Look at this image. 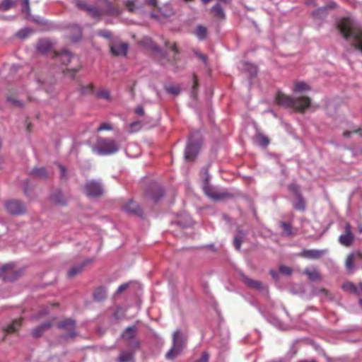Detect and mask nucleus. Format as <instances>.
<instances>
[{
	"mask_svg": "<svg viewBox=\"0 0 362 362\" xmlns=\"http://www.w3.org/2000/svg\"><path fill=\"white\" fill-rule=\"evenodd\" d=\"M182 351L180 349H177L175 346H172L171 349L166 353L165 358L167 360H173Z\"/></svg>",
	"mask_w": 362,
	"mask_h": 362,
	"instance_id": "obj_32",
	"label": "nucleus"
},
{
	"mask_svg": "<svg viewBox=\"0 0 362 362\" xmlns=\"http://www.w3.org/2000/svg\"><path fill=\"white\" fill-rule=\"evenodd\" d=\"M112 129L111 124L107 123H102L98 128V132H102L104 130L110 131Z\"/></svg>",
	"mask_w": 362,
	"mask_h": 362,
	"instance_id": "obj_55",
	"label": "nucleus"
},
{
	"mask_svg": "<svg viewBox=\"0 0 362 362\" xmlns=\"http://www.w3.org/2000/svg\"><path fill=\"white\" fill-rule=\"evenodd\" d=\"M95 96L98 98H103L107 101H110L112 100V97L110 93L107 89H100L95 93Z\"/></svg>",
	"mask_w": 362,
	"mask_h": 362,
	"instance_id": "obj_31",
	"label": "nucleus"
},
{
	"mask_svg": "<svg viewBox=\"0 0 362 362\" xmlns=\"http://www.w3.org/2000/svg\"><path fill=\"white\" fill-rule=\"evenodd\" d=\"M296 197V199L293 203V206L294 209L298 211H305V208H306V203H305V201L304 198L303 197V196L299 195L298 197Z\"/></svg>",
	"mask_w": 362,
	"mask_h": 362,
	"instance_id": "obj_21",
	"label": "nucleus"
},
{
	"mask_svg": "<svg viewBox=\"0 0 362 362\" xmlns=\"http://www.w3.org/2000/svg\"><path fill=\"white\" fill-rule=\"evenodd\" d=\"M84 190L89 197H98L103 194V187L101 183L95 180H88L84 185Z\"/></svg>",
	"mask_w": 362,
	"mask_h": 362,
	"instance_id": "obj_7",
	"label": "nucleus"
},
{
	"mask_svg": "<svg viewBox=\"0 0 362 362\" xmlns=\"http://www.w3.org/2000/svg\"><path fill=\"white\" fill-rule=\"evenodd\" d=\"M204 194L214 201H220L225 199L231 198L232 194L227 192H218L212 186H211L206 179L204 185L203 187Z\"/></svg>",
	"mask_w": 362,
	"mask_h": 362,
	"instance_id": "obj_4",
	"label": "nucleus"
},
{
	"mask_svg": "<svg viewBox=\"0 0 362 362\" xmlns=\"http://www.w3.org/2000/svg\"><path fill=\"white\" fill-rule=\"evenodd\" d=\"M93 297L95 301L100 302L105 300L107 297V288L103 286L98 287L95 290L93 294Z\"/></svg>",
	"mask_w": 362,
	"mask_h": 362,
	"instance_id": "obj_19",
	"label": "nucleus"
},
{
	"mask_svg": "<svg viewBox=\"0 0 362 362\" xmlns=\"http://www.w3.org/2000/svg\"><path fill=\"white\" fill-rule=\"evenodd\" d=\"M128 45L125 42H113L110 45V52L115 56H126Z\"/></svg>",
	"mask_w": 362,
	"mask_h": 362,
	"instance_id": "obj_14",
	"label": "nucleus"
},
{
	"mask_svg": "<svg viewBox=\"0 0 362 362\" xmlns=\"http://www.w3.org/2000/svg\"><path fill=\"white\" fill-rule=\"evenodd\" d=\"M163 192L160 187H156L153 193L150 195V199L155 203L158 202V200L163 197Z\"/></svg>",
	"mask_w": 362,
	"mask_h": 362,
	"instance_id": "obj_35",
	"label": "nucleus"
},
{
	"mask_svg": "<svg viewBox=\"0 0 362 362\" xmlns=\"http://www.w3.org/2000/svg\"><path fill=\"white\" fill-rule=\"evenodd\" d=\"M346 268L351 270L354 268V255L350 254L346 259Z\"/></svg>",
	"mask_w": 362,
	"mask_h": 362,
	"instance_id": "obj_45",
	"label": "nucleus"
},
{
	"mask_svg": "<svg viewBox=\"0 0 362 362\" xmlns=\"http://www.w3.org/2000/svg\"><path fill=\"white\" fill-rule=\"evenodd\" d=\"M304 273L308 276L309 279L313 281H317L320 278V273L315 269H313V270L306 269Z\"/></svg>",
	"mask_w": 362,
	"mask_h": 362,
	"instance_id": "obj_34",
	"label": "nucleus"
},
{
	"mask_svg": "<svg viewBox=\"0 0 362 362\" xmlns=\"http://www.w3.org/2000/svg\"><path fill=\"white\" fill-rule=\"evenodd\" d=\"M246 233L242 230H238V235L235 236L233 240V245L236 250H240L242 242L245 236Z\"/></svg>",
	"mask_w": 362,
	"mask_h": 362,
	"instance_id": "obj_28",
	"label": "nucleus"
},
{
	"mask_svg": "<svg viewBox=\"0 0 362 362\" xmlns=\"http://www.w3.org/2000/svg\"><path fill=\"white\" fill-rule=\"evenodd\" d=\"M187 337L180 330H176L173 334V346L181 351L185 348L187 344Z\"/></svg>",
	"mask_w": 362,
	"mask_h": 362,
	"instance_id": "obj_13",
	"label": "nucleus"
},
{
	"mask_svg": "<svg viewBox=\"0 0 362 362\" xmlns=\"http://www.w3.org/2000/svg\"><path fill=\"white\" fill-rule=\"evenodd\" d=\"M79 92L82 95H91L95 93V86L93 83H90L87 85H80Z\"/></svg>",
	"mask_w": 362,
	"mask_h": 362,
	"instance_id": "obj_24",
	"label": "nucleus"
},
{
	"mask_svg": "<svg viewBox=\"0 0 362 362\" xmlns=\"http://www.w3.org/2000/svg\"><path fill=\"white\" fill-rule=\"evenodd\" d=\"M240 276L243 282L249 288H253L262 293H267V286L260 281L254 280L249 278L243 272L240 273Z\"/></svg>",
	"mask_w": 362,
	"mask_h": 362,
	"instance_id": "obj_10",
	"label": "nucleus"
},
{
	"mask_svg": "<svg viewBox=\"0 0 362 362\" xmlns=\"http://www.w3.org/2000/svg\"><path fill=\"white\" fill-rule=\"evenodd\" d=\"M344 232L339 237V243L345 247H349L354 240V235L351 231V228H345Z\"/></svg>",
	"mask_w": 362,
	"mask_h": 362,
	"instance_id": "obj_15",
	"label": "nucleus"
},
{
	"mask_svg": "<svg viewBox=\"0 0 362 362\" xmlns=\"http://www.w3.org/2000/svg\"><path fill=\"white\" fill-rule=\"evenodd\" d=\"M141 124L139 121H135L130 124L131 132H135L141 129Z\"/></svg>",
	"mask_w": 362,
	"mask_h": 362,
	"instance_id": "obj_49",
	"label": "nucleus"
},
{
	"mask_svg": "<svg viewBox=\"0 0 362 362\" xmlns=\"http://www.w3.org/2000/svg\"><path fill=\"white\" fill-rule=\"evenodd\" d=\"M279 272L286 275H290L291 274V269L285 265H281L279 267Z\"/></svg>",
	"mask_w": 362,
	"mask_h": 362,
	"instance_id": "obj_57",
	"label": "nucleus"
},
{
	"mask_svg": "<svg viewBox=\"0 0 362 362\" xmlns=\"http://www.w3.org/2000/svg\"><path fill=\"white\" fill-rule=\"evenodd\" d=\"M337 28L345 40L352 37L355 42L352 45L362 52V28L349 18H341L337 23Z\"/></svg>",
	"mask_w": 362,
	"mask_h": 362,
	"instance_id": "obj_1",
	"label": "nucleus"
},
{
	"mask_svg": "<svg viewBox=\"0 0 362 362\" xmlns=\"http://www.w3.org/2000/svg\"><path fill=\"white\" fill-rule=\"evenodd\" d=\"M342 288L344 291H349L351 293L358 294V290L357 287L353 283H351L350 281L344 283L342 285Z\"/></svg>",
	"mask_w": 362,
	"mask_h": 362,
	"instance_id": "obj_39",
	"label": "nucleus"
},
{
	"mask_svg": "<svg viewBox=\"0 0 362 362\" xmlns=\"http://www.w3.org/2000/svg\"><path fill=\"white\" fill-rule=\"evenodd\" d=\"M39 326L45 332L52 327V322L51 321H47L40 324Z\"/></svg>",
	"mask_w": 362,
	"mask_h": 362,
	"instance_id": "obj_58",
	"label": "nucleus"
},
{
	"mask_svg": "<svg viewBox=\"0 0 362 362\" xmlns=\"http://www.w3.org/2000/svg\"><path fill=\"white\" fill-rule=\"evenodd\" d=\"M71 29L73 32V35H71L70 36L71 39L73 41H77L81 37V35H82L81 28L77 25H72L71 26Z\"/></svg>",
	"mask_w": 362,
	"mask_h": 362,
	"instance_id": "obj_30",
	"label": "nucleus"
},
{
	"mask_svg": "<svg viewBox=\"0 0 362 362\" xmlns=\"http://www.w3.org/2000/svg\"><path fill=\"white\" fill-rule=\"evenodd\" d=\"M22 318L14 320L9 325H8L5 329V332L7 333H13L17 329L21 327L22 323Z\"/></svg>",
	"mask_w": 362,
	"mask_h": 362,
	"instance_id": "obj_26",
	"label": "nucleus"
},
{
	"mask_svg": "<svg viewBox=\"0 0 362 362\" xmlns=\"http://www.w3.org/2000/svg\"><path fill=\"white\" fill-rule=\"evenodd\" d=\"M44 332L45 331L38 325L32 330V335L34 338H39Z\"/></svg>",
	"mask_w": 362,
	"mask_h": 362,
	"instance_id": "obj_44",
	"label": "nucleus"
},
{
	"mask_svg": "<svg viewBox=\"0 0 362 362\" xmlns=\"http://www.w3.org/2000/svg\"><path fill=\"white\" fill-rule=\"evenodd\" d=\"M93 258H87L84 259L81 263L74 265L71 267L67 272V276L69 279L74 278L76 275L82 272L85 267L93 262Z\"/></svg>",
	"mask_w": 362,
	"mask_h": 362,
	"instance_id": "obj_12",
	"label": "nucleus"
},
{
	"mask_svg": "<svg viewBox=\"0 0 362 362\" xmlns=\"http://www.w3.org/2000/svg\"><path fill=\"white\" fill-rule=\"evenodd\" d=\"M209 355L206 351L202 353L201 357L194 362H209Z\"/></svg>",
	"mask_w": 362,
	"mask_h": 362,
	"instance_id": "obj_52",
	"label": "nucleus"
},
{
	"mask_svg": "<svg viewBox=\"0 0 362 362\" xmlns=\"http://www.w3.org/2000/svg\"><path fill=\"white\" fill-rule=\"evenodd\" d=\"M32 30L29 28H24L19 30L17 33V36L21 39L26 37L30 33H31Z\"/></svg>",
	"mask_w": 362,
	"mask_h": 362,
	"instance_id": "obj_47",
	"label": "nucleus"
},
{
	"mask_svg": "<svg viewBox=\"0 0 362 362\" xmlns=\"http://www.w3.org/2000/svg\"><path fill=\"white\" fill-rule=\"evenodd\" d=\"M207 34V30L206 27L203 25H199L197 27L195 30L196 36L201 40L206 38Z\"/></svg>",
	"mask_w": 362,
	"mask_h": 362,
	"instance_id": "obj_38",
	"label": "nucleus"
},
{
	"mask_svg": "<svg viewBox=\"0 0 362 362\" xmlns=\"http://www.w3.org/2000/svg\"><path fill=\"white\" fill-rule=\"evenodd\" d=\"M137 0H127L125 3V6L127 7V8L131 11V12H133L136 10V8H137L136 6V1Z\"/></svg>",
	"mask_w": 362,
	"mask_h": 362,
	"instance_id": "obj_46",
	"label": "nucleus"
},
{
	"mask_svg": "<svg viewBox=\"0 0 362 362\" xmlns=\"http://www.w3.org/2000/svg\"><path fill=\"white\" fill-rule=\"evenodd\" d=\"M122 209L131 216H136L141 219L146 218V214L144 212L141 206L132 199L129 200L127 203L123 204Z\"/></svg>",
	"mask_w": 362,
	"mask_h": 362,
	"instance_id": "obj_8",
	"label": "nucleus"
},
{
	"mask_svg": "<svg viewBox=\"0 0 362 362\" xmlns=\"http://www.w3.org/2000/svg\"><path fill=\"white\" fill-rule=\"evenodd\" d=\"M30 174L34 177H37V178H40V179H45L48 177V173L46 170V168L42 167V168H34Z\"/></svg>",
	"mask_w": 362,
	"mask_h": 362,
	"instance_id": "obj_25",
	"label": "nucleus"
},
{
	"mask_svg": "<svg viewBox=\"0 0 362 362\" xmlns=\"http://www.w3.org/2000/svg\"><path fill=\"white\" fill-rule=\"evenodd\" d=\"M126 344L129 348V350L134 351L135 353L141 348L140 341L136 337L132 339L126 341Z\"/></svg>",
	"mask_w": 362,
	"mask_h": 362,
	"instance_id": "obj_27",
	"label": "nucleus"
},
{
	"mask_svg": "<svg viewBox=\"0 0 362 362\" xmlns=\"http://www.w3.org/2000/svg\"><path fill=\"white\" fill-rule=\"evenodd\" d=\"M293 228H284V230L282 232V234L284 235H290L292 234V229Z\"/></svg>",
	"mask_w": 362,
	"mask_h": 362,
	"instance_id": "obj_60",
	"label": "nucleus"
},
{
	"mask_svg": "<svg viewBox=\"0 0 362 362\" xmlns=\"http://www.w3.org/2000/svg\"><path fill=\"white\" fill-rule=\"evenodd\" d=\"M76 322L74 320L71 318H66L62 320L57 325V328L60 329H63L67 332V334L63 336V338L65 340H67L69 338H74L77 335V332H76Z\"/></svg>",
	"mask_w": 362,
	"mask_h": 362,
	"instance_id": "obj_6",
	"label": "nucleus"
},
{
	"mask_svg": "<svg viewBox=\"0 0 362 362\" xmlns=\"http://www.w3.org/2000/svg\"><path fill=\"white\" fill-rule=\"evenodd\" d=\"M124 314L125 312L124 309L122 307L118 306L112 313V317L116 320H119L124 317Z\"/></svg>",
	"mask_w": 362,
	"mask_h": 362,
	"instance_id": "obj_40",
	"label": "nucleus"
},
{
	"mask_svg": "<svg viewBox=\"0 0 362 362\" xmlns=\"http://www.w3.org/2000/svg\"><path fill=\"white\" fill-rule=\"evenodd\" d=\"M211 11L214 13L215 17L221 19L225 18L223 9L222 8L220 4H217L214 5L212 7Z\"/></svg>",
	"mask_w": 362,
	"mask_h": 362,
	"instance_id": "obj_33",
	"label": "nucleus"
},
{
	"mask_svg": "<svg viewBox=\"0 0 362 362\" xmlns=\"http://www.w3.org/2000/svg\"><path fill=\"white\" fill-rule=\"evenodd\" d=\"M198 86H199V83H198V78H197V76L194 74H193V85H192V96L193 98H196L197 97V88H198Z\"/></svg>",
	"mask_w": 362,
	"mask_h": 362,
	"instance_id": "obj_42",
	"label": "nucleus"
},
{
	"mask_svg": "<svg viewBox=\"0 0 362 362\" xmlns=\"http://www.w3.org/2000/svg\"><path fill=\"white\" fill-rule=\"evenodd\" d=\"M7 100L8 102H10L11 103H12L16 107H21L23 106V103L20 100L16 99L15 98H13L11 95H9V96L7 97Z\"/></svg>",
	"mask_w": 362,
	"mask_h": 362,
	"instance_id": "obj_50",
	"label": "nucleus"
},
{
	"mask_svg": "<svg viewBox=\"0 0 362 362\" xmlns=\"http://www.w3.org/2000/svg\"><path fill=\"white\" fill-rule=\"evenodd\" d=\"M196 55L200 59H202L204 63L206 62L207 61V57L206 55L204 54H202V53H198V52H195Z\"/></svg>",
	"mask_w": 362,
	"mask_h": 362,
	"instance_id": "obj_62",
	"label": "nucleus"
},
{
	"mask_svg": "<svg viewBox=\"0 0 362 362\" xmlns=\"http://www.w3.org/2000/svg\"><path fill=\"white\" fill-rule=\"evenodd\" d=\"M98 35L105 37V38H110L111 33L107 30H100L97 32Z\"/></svg>",
	"mask_w": 362,
	"mask_h": 362,
	"instance_id": "obj_53",
	"label": "nucleus"
},
{
	"mask_svg": "<svg viewBox=\"0 0 362 362\" xmlns=\"http://www.w3.org/2000/svg\"><path fill=\"white\" fill-rule=\"evenodd\" d=\"M192 136L190 135L189 142L185 151V158L187 161H193L197 157L199 150V144L198 142H192Z\"/></svg>",
	"mask_w": 362,
	"mask_h": 362,
	"instance_id": "obj_11",
	"label": "nucleus"
},
{
	"mask_svg": "<svg viewBox=\"0 0 362 362\" xmlns=\"http://www.w3.org/2000/svg\"><path fill=\"white\" fill-rule=\"evenodd\" d=\"M164 45L166 47L169 48L172 51L174 52L175 54H178L180 53V51L177 47L176 42H173L171 45L170 44V42L167 40L164 41Z\"/></svg>",
	"mask_w": 362,
	"mask_h": 362,
	"instance_id": "obj_43",
	"label": "nucleus"
},
{
	"mask_svg": "<svg viewBox=\"0 0 362 362\" xmlns=\"http://www.w3.org/2000/svg\"><path fill=\"white\" fill-rule=\"evenodd\" d=\"M135 112L138 115H144V109L142 106H138L136 109H135Z\"/></svg>",
	"mask_w": 362,
	"mask_h": 362,
	"instance_id": "obj_59",
	"label": "nucleus"
},
{
	"mask_svg": "<svg viewBox=\"0 0 362 362\" xmlns=\"http://www.w3.org/2000/svg\"><path fill=\"white\" fill-rule=\"evenodd\" d=\"M22 275L21 269L16 270L11 264H6L0 268V277L4 281H13L17 280Z\"/></svg>",
	"mask_w": 362,
	"mask_h": 362,
	"instance_id": "obj_5",
	"label": "nucleus"
},
{
	"mask_svg": "<svg viewBox=\"0 0 362 362\" xmlns=\"http://www.w3.org/2000/svg\"><path fill=\"white\" fill-rule=\"evenodd\" d=\"M134 351L131 350H122L117 357L118 362H135Z\"/></svg>",
	"mask_w": 362,
	"mask_h": 362,
	"instance_id": "obj_17",
	"label": "nucleus"
},
{
	"mask_svg": "<svg viewBox=\"0 0 362 362\" xmlns=\"http://www.w3.org/2000/svg\"><path fill=\"white\" fill-rule=\"evenodd\" d=\"M129 287V283H128V282L120 285L118 287V288L117 289L115 294L119 295V294L122 293L124 291L127 289Z\"/></svg>",
	"mask_w": 362,
	"mask_h": 362,
	"instance_id": "obj_54",
	"label": "nucleus"
},
{
	"mask_svg": "<svg viewBox=\"0 0 362 362\" xmlns=\"http://www.w3.org/2000/svg\"><path fill=\"white\" fill-rule=\"evenodd\" d=\"M51 200L55 204L64 206L66 204V199L60 191H56L51 195Z\"/></svg>",
	"mask_w": 362,
	"mask_h": 362,
	"instance_id": "obj_20",
	"label": "nucleus"
},
{
	"mask_svg": "<svg viewBox=\"0 0 362 362\" xmlns=\"http://www.w3.org/2000/svg\"><path fill=\"white\" fill-rule=\"evenodd\" d=\"M4 208L6 211L13 215H21L26 211L25 204L19 200L10 199L4 203Z\"/></svg>",
	"mask_w": 362,
	"mask_h": 362,
	"instance_id": "obj_9",
	"label": "nucleus"
},
{
	"mask_svg": "<svg viewBox=\"0 0 362 362\" xmlns=\"http://www.w3.org/2000/svg\"><path fill=\"white\" fill-rule=\"evenodd\" d=\"M328 252L327 250H303L302 256L307 259H317Z\"/></svg>",
	"mask_w": 362,
	"mask_h": 362,
	"instance_id": "obj_16",
	"label": "nucleus"
},
{
	"mask_svg": "<svg viewBox=\"0 0 362 362\" xmlns=\"http://www.w3.org/2000/svg\"><path fill=\"white\" fill-rule=\"evenodd\" d=\"M59 169H60V171H61V176L62 177H64L65 179H66V168L62 165H59Z\"/></svg>",
	"mask_w": 362,
	"mask_h": 362,
	"instance_id": "obj_61",
	"label": "nucleus"
},
{
	"mask_svg": "<svg viewBox=\"0 0 362 362\" xmlns=\"http://www.w3.org/2000/svg\"><path fill=\"white\" fill-rule=\"evenodd\" d=\"M95 150L100 156H107L116 153L119 150V146L112 139L99 138Z\"/></svg>",
	"mask_w": 362,
	"mask_h": 362,
	"instance_id": "obj_3",
	"label": "nucleus"
},
{
	"mask_svg": "<svg viewBox=\"0 0 362 362\" xmlns=\"http://www.w3.org/2000/svg\"><path fill=\"white\" fill-rule=\"evenodd\" d=\"M290 191H291L296 197H298L299 195H302L300 192V187L296 184H291L288 187Z\"/></svg>",
	"mask_w": 362,
	"mask_h": 362,
	"instance_id": "obj_48",
	"label": "nucleus"
},
{
	"mask_svg": "<svg viewBox=\"0 0 362 362\" xmlns=\"http://www.w3.org/2000/svg\"><path fill=\"white\" fill-rule=\"evenodd\" d=\"M200 248H202V249L209 248L212 251H216V247L214 244L205 245L201 246Z\"/></svg>",
	"mask_w": 362,
	"mask_h": 362,
	"instance_id": "obj_63",
	"label": "nucleus"
},
{
	"mask_svg": "<svg viewBox=\"0 0 362 362\" xmlns=\"http://www.w3.org/2000/svg\"><path fill=\"white\" fill-rule=\"evenodd\" d=\"M15 6L16 3L13 0H3L2 2L0 3V11H6Z\"/></svg>",
	"mask_w": 362,
	"mask_h": 362,
	"instance_id": "obj_36",
	"label": "nucleus"
},
{
	"mask_svg": "<svg viewBox=\"0 0 362 362\" xmlns=\"http://www.w3.org/2000/svg\"><path fill=\"white\" fill-rule=\"evenodd\" d=\"M276 103L286 108H291L299 113H304L311 105V99L308 96L293 98L281 91H278L275 98Z\"/></svg>",
	"mask_w": 362,
	"mask_h": 362,
	"instance_id": "obj_2",
	"label": "nucleus"
},
{
	"mask_svg": "<svg viewBox=\"0 0 362 362\" xmlns=\"http://www.w3.org/2000/svg\"><path fill=\"white\" fill-rule=\"evenodd\" d=\"M57 58H59L64 64H68L71 62L72 56L69 52L65 50L62 54H59Z\"/></svg>",
	"mask_w": 362,
	"mask_h": 362,
	"instance_id": "obj_37",
	"label": "nucleus"
},
{
	"mask_svg": "<svg viewBox=\"0 0 362 362\" xmlns=\"http://www.w3.org/2000/svg\"><path fill=\"white\" fill-rule=\"evenodd\" d=\"M165 90L168 93H170L173 95H177L180 93V88L179 86L176 85H170L165 87Z\"/></svg>",
	"mask_w": 362,
	"mask_h": 362,
	"instance_id": "obj_41",
	"label": "nucleus"
},
{
	"mask_svg": "<svg viewBox=\"0 0 362 362\" xmlns=\"http://www.w3.org/2000/svg\"><path fill=\"white\" fill-rule=\"evenodd\" d=\"M49 310L48 308H44L42 310H40L36 315L35 318L40 319L47 315H48Z\"/></svg>",
	"mask_w": 362,
	"mask_h": 362,
	"instance_id": "obj_51",
	"label": "nucleus"
},
{
	"mask_svg": "<svg viewBox=\"0 0 362 362\" xmlns=\"http://www.w3.org/2000/svg\"><path fill=\"white\" fill-rule=\"evenodd\" d=\"M255 141L257 144L263 147H267L270 143L269 138L262 133H257L256 134Z\"/></svg>",
	"mask_w": 362,
	"mask_h": 362,
	"instance_id": "obj_23",
	"label": "nucleus"
},
{
	"mask_svg": "<svg viewBox=\"0 0 362 362\" xmlns=\"http://www.w3.org/2000/svg\"><path fill=\"white\" fill-rule=\"evenodd\" d=\"M137 333V328L135 325L127 327L121 334V337L125 340L132 339L136 337Z\"/></svg>",
	"mask_w": 362,
	"mask_h": 362,
	"instance_id": "obj_18",
	"label": "nucleus"
},
{
	"mask_svg": "<svg viewBox=\"0 0 362 362\" xmlns=\"http://www.w3.org/2000/svg\"><path fill=\"white\" fill-rule=\"evenodd\" d=\"M310 90V87L304 81L295 82L293 88L294 93H302Z\"/></svg>",
	"mask_w": 362,
	"mask_h": 362,
	"instance_id": "obj_22",
	"label": "nucleus"
},
{
	"mask_svg": "<svg viewBox=\"0 0 362 362\" xmlns=\"http://www.w3.org/2000/svg\"><path fill=\"white\" fill-rule=\"evenodd\" d=\"M147 40H148V41H149L150 45H151V49H152L156 50V51H159V50H160L159 47H158L156 44H154V43L151 41V40H150V39H147Z\"/></svg>",
	"mask_w": 362,
	"mask_h": 362,
	"instance_id": "obj_64",
	"label": "nucleus"
},
{
	"mask_svg": "<svg viewBox=\"0 0 362 362\" xmlns=\"http://www.w3.org/2000/svg\"><path fill=\"white\" fill-rule=\"evenodd\" d=\"M245 67L251 72L252 76H255L257 74V68L256 66L247 63L245 64Z\"/></svg>",
	"mask_w": 362,
	"mask_h": 362,
	"instance_id": "obj_56",
	"label": "nucleus"
},
{
	"mask_svg": "<svg viewBox=\"0 0 362 362\" xmlns=\"http://www.w3.org/2000/svg\"><path fill=\"white\" fill-rule=\"evenodd\" d=\"M77 6L81 10H87L93 16H98L99 15V11L97 8H95L93 6H89L84 2H78Z\"/></svg>",
	"mask_w": 362,
	"mask_h": 362,
	"instance_id": "obj_29",
	"label": "nucleus"
}]
</instances>
